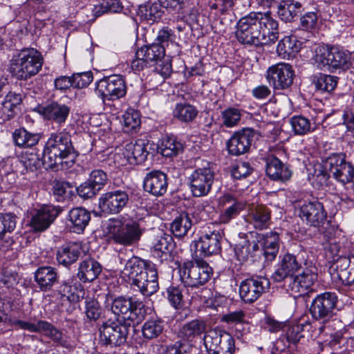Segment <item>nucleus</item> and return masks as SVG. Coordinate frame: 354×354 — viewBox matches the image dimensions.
Wrapping results in <instances>:
<instances>
[{
	"instance_id": "nucleus-1",
	"label": "nucleus",
	"mask_w": 354,
	"mask_h": 354,
	"mask_svg": "<svg viewBox=\"0 0 354 354\" xmlns=\"http://www.w3.org/2000/svg\"><path fill=\"white\" fill-rule=\"evenodd\" d=\"M236 37L242 44L260 46L274 44L279 38V24L270 12H254L236 23Z\"/></svg>"
},
{
	"instance_id": "nucleus-2",
	"label": "nucleus",
	"mask_w": 354,
	"mask_h": 354,
	"mask_svg": "<svg viewBox=\"0 0 354 354\" xmlns=\"http://www.w3.org/2000/svg\"><path fill=\"white\" fill-rule=\"evenodd\" d=\"M131 287L144 296H151L159 288L158 272L154 264L132 257L121 272Z\"/></svg>"
},
{
	"instance_id": "nucleus-3",
	"label": "nucleus",
	"mask_w": 354,
	"mask_h": 354,
	"mask_svg": "<svg viewBox=\"0 0 354 354\" xmlns=\"http://www.w3.org/2000/svg\"><path fill=\"white\" fill-rule=\"evenodd\" d=\"M73 147L71 135L66 132L52 133L44 149L41 162L49 168H57L66 158L71 157L73 161L76 155Z\"/></svg>"
},
{
	"instance_id": "nucleus-4",
	"label": "nucleus",
	"mask_w": 354,
	"mask_h": 354,
	"mask_svg": "<svg viewBox=\"0 0 354 354\" xmlns=\"http://www.w3.org/2000/svg\"><path fill=\"white\" fill-rule=\"evenodd\" d=\"M43 57L36 49L30 48L21 50L12 56L10 61L9 71L19 80H26L37 75L41 69Z\"/></svg>"
},
{
	"instance_id": "nucleus-5",
	"label": "nucleus",
	"mask_w": 354,
	"mask_h": 354,
	"mask_svg": "<svg viewBox=\"0 0 354 354\" xmlns=\"http://www.w3.org/2000/svg\"><path fill=\"white\" fill-rule=\"evenodd\" d=\"M106 229L110 240L124 246L138 243L145 232L140 223L133 220L123 221L120 219H111Z\"/></svg>"
},
{
	"instance_id": "nucleus-6",
	"label": "nucleus",
	"mask_w": 354,
	"mask_h": 354,
	"mask_svg": "<svg viewBox=\"0 0 354 354\" xmlns=\"http://www.w3.org/2000/svg\"><path fill=\"white\" fill-rule=\"evenodd\" d=\"M106 308L124 321L138 324L143 318V305L141 302L133 301L132 297L126 296H109L106 299Z\"/></svg>"
},
{
	"instance_id": "nucleus-7",
	"label": "nucleus",
	"mask_w": 354,
	"mask_h": 354,
	"mask_svg": "<svg viewBox=\"0 0 354 354\" xmlns=\"http://www.w3.org/2000/svg\"><path fill=\"white\" fill-rule=\"evenodd\" d=\"M182 281L185 286L198 288L205 285L212 275V268L201 259L185 262L182 267Z\"/></svg>"
},
{
	"instance_id": "nucleus-8",
	"label": "nucleus",
	"mask_w": 354,
	"mask_h": 354,
	"mask_svg": "<svg viewBox=\"0 0 354 354\" xmlns=\"http://www.w3.org/2000/svg\"><path fill=\"white\" fill-rule=\"evenodd\" d=\"M348 59V54L336 46H319L315 50V61L323 70L333 71L347 68Z\"/></svg>"
},
{
	"instance_id": "nucleus-9",
	"label": "nucleus",
	"mask_w": 354,
	"mask_h": 354,
	"mask_svg": "<svg viewBox=\"0 0 354 354\" xmlns=\"http://www.w3.org/2000/svg\"><path fill=\"white\" fill-rule=\"evenodd\" d=\"M337 300L335 292H325L317 295L310 306L312 317L322 324L332 320L335 315Z\"/></svg>"
},
{
	"instance_id": "nucleus-10",
	"label": "nucleus",
	"mask_w": 354,
	"mask_h": 354,
	"mask_svg": "<svg viewBox=\"0 0 354 354\" xmlns=\"http://www.w3.org/2000/svg\"><path fill=\"white\" fill-rule=\"evenodd\" d=\"M130 323L124 324L119 320L108 319L100 325V342L104 345L119 346L124 344L127 339Z\"/></svg>"
},
{
	"instance_id": "nucleus-11",
	"label": "nucleus",
	"mask_w": 354,
	"mask_h": 354,
	"mask_svg": "<svg viewBox=\"0 0 354 354\" xmlns=\"http://www.w3.org/2000/svg\"><path fill=\"white\" fill-rule=\"evenodd\" d=\"M215 171L210 162H206L202 167H198L189 177L190 190L195 197L207 195L212 189Z\"/></svg>"
},
{
	"instance_id": "nucleus-12",
	"label": "nucleus",
	"mask_w": 354,
	"mask_h": 354,
	"mask_svg": "<svg viewBox=\"0 0 354 354\" xmlns=\"http://www.w3.org/2000/svg\"><path fill=\"white\" fill-rule=\"evenodd\" d=\"M325 169L331 176L342 185L351 183L354 178V166L346 161L343 153H333L325 159Z\"/></svg>"
},
{
	"instance_id": "nucleus-13",
	"label": "nucleus",
	"mask_w": 354,
	"mask_h": 354,
	"mask_svg": "<svg viewBox=\"0 0 354 354\" xmlns=\"http://www.w3.org/2000/svg\"><path fill=\"white\" fill-rule=\"evenodd\" d=\"M96 92L103 100H118L127 93L125 81L120 75L105 77L97 82Z\"/></svg>"
},
{
	"instance_id": "nucleus-14",
	"label": "nucleus",
	"mask_w": 354,
	"mask_h": 354,
	"mask_svg": "<svg viewBox=\"0 0 354 354\" xmlns=\"http://www.w3.org/2000/svg\"><path fill=\"white\" fill-rule=\"evenodd\" d=\"M308 262L302 254L295 256L287 253L281 259L271 278L275 282L284 281L286 285L287 280L290 279V277L295 276V272H299L304 266V263Z\"/></svg>"
},
{
	"instance_id": "nucleus-15",
	"label": "nucleus",
	"mask_w": 354,
	"mask_h": 354,
	"mask_svg": "<svg viewBox=\"0 0 354 354\" xmlns=\"http://www.w3.org/2000/svg\"><path fill=\"white\" fill-rule=\"evenodd\" d=\"M300 271L299 274L290 277L286 285L288 286V290L292 292L303 295L317 281V274L316 268L311 261L305 263Z\"/></svg>"
},
{
	"instance_id": "nucleus-16",
	"label": "nucleus",
	"mask_w": 354,
	"mask_h": 354,
	"mask_svg": "<svg viewBox=\"0 0 354 354\" xmlns=\"http://www.w3.org/2000/svg\"><path fill=\"white\" fill-rule=\"evenodd\" d=\"M299 216L309 226L319 227L327 220V212L317 199L304 201L299 207Z\"/></svg>"
},
{
	"instance_id": "nucleus-17",
	"label": "nucleus",
	"mask_w": 354,
	"mask_h": 354,
	"mask_svg": "<svg viewBox=\"0 0 354 354\" xmlns=\"http://www.w3.org/2000/svg\"><path fill=\"white\" fill-rule=\"evenodd\" d=\"M269 288L268 279L263 277H254L241 281L239 286V295L245 303L252 304Z\"/></svg>"
},
{
	"instance_id": "nucleus-18",
	"label": "nucleus",
	"mask_w": 354,
	"mask_h": 354,
	"mask_svg": "<svg viewBox=\"0 0 354 354\" xmlns=\"http://www.w3.org/2000/svg\"><path fill=\"white\" fill-rule=\"evenodd\" d=\"M294 71L292 66L281 62L269 67L266 71V78L274 89H286L293 82Z\"/></svg>"
},
{
	"instance_id": "nucleus-19",
	"label": "nucleus",
	"mask_w": 354,
	"mask_h": 354,
	"mask_svg": "<svg viewBox=\"0 0 354 354\" xmlns=\"http://www.w3.org/2000/svg\"><path fill=\"white\" fill-rule=\"evenodd\" d=\"M255 131L250 128H243L233 133L226 146L232 156H240L249 151L254 140Z\"/></svg>"
},
{
	"instance_id": "nucleus-20",
	"label": "nucleus",
	"mask_w": 354,
	"mask_h": 354,
	"mask_svg": "<svg viewBox=\"0 0 354 354\" xmlns=\"http://www.w3.org/2000/svg\"><path fill=\"white\" fill-rule=\"evenodd\" d=\"M129 196L124 190L106 192L99 198L100 209L106 214H118L127 205Z\"/></svg>"
},
{
	"instance_id": "nucleus-21",
	"label": "nucleus",
	"mask_w": 354,
	"mask_h": 354,
	"mask_svg": "<svg viewBox=\"0 0 354 354\" xmlns=\"http://www.w3.org/2000/svg\"><path fill=\"white\" fill-rule=\"evenodd\" d=\"M221 240L222 233L219 230H209L202 234L198 241L193 242L191 246H194L201 254L208 257L221 252Z\"/></svg>"
},
{
	"instance_id": "nucleus-22",
	"label": "nucleus",
	"mask_w": 354,
	"mask_h": 354,
	"mask_svg": "<svg viewBox=\"0 0 354 354\" xmlns=\"http://www.w3.org/2000/svg\"><path fill=\"white\" fill-rule=\"evenodd\" d=\"M142 185L146 192L156 197L162 196L167 190V176L160 170L151 171L145 176Z\"/></svg>"
},
{
	"instance_id": "nucleus-23",
	"label": "nucleus",
	"mask_w": 354,
	"mask_h": 354,
	"mask_svg": "<svg viewBox=\"0 0 354 354\" xmlns=\"http://www.w3.org/2000/svg\"><path fill=\"white\" fill-rule=\"evenodd\" d=\"M219 205L223 209L218 220L221 223H228L244 209L245 203L235 198L231 194H225L219 198Z\"/></svg>"
},
{
	"instance_id": "nucleus-24",
	"label": "nucleus",
	"mask_w": 354,
	"mask_h": 354,
	"mask_svg": "<svg viewBox=\"0 0 354 354\" xmlns=\"http://www.w3.org/2000/svg\"><path fill=\"white\" fill-rule=\"evenodd\" d=\"M38 112L45 120L62 126L66 122L71 112V108L65 104L53 101L44 106H39Z\"/></svg>"
},
{
	"instance_id": "nucleus-25",
	"label": "nucleus",
	"mask_w": 354,
	"mask_h": 354,
	"mask_svg": "<svg viewBox=\"0 0 354 354\" xmlns=\"http://www.w3.org/2000/svg\"><path fill=\"white\" fill-rule=\"evenodd\" d=\"M60 210L53 205H43L32 215L30 225L35 231H44L59 215Z\"/></svg>"
},
{
	"instance_id": "nucleus-26",
	"label": "nucleus",
	"mask_w": 354,
	"mask_h": 354,
	"mask_svg": "<svg viewBox=\"0 0 354 354\" xmlns=\"http://www.w3.org/2000/svg\"><path fill=\"white\" fill-rule=\"evenodd\" d=\"M270 209L264 205H252L248 209L245 221L254 229L263 230L270 225Z\"/></svg>"
},
{
	"instance_id": "nucleus-27",
	"label": "nucleus",
	"mask_w": 354,
	"mask_h": 354,
	"mask_svg": "<svg viewBox=\"0 0 354 354\" xmlns=\"http://www.w3.org/2000/svg\"><path fill=\"white\" fill-rule=\"evenodd\" d=\"M148 144L143 140L130 142L126 144L122 154L130 165L141 164L145 161L149 154Z\"/></svg>"
},
{
	"instance_id": "nucleus-28",
	"label": "nucleus",
	"mask_w": 354,
	"mask_h": 354,
	"mask_svg": "<svg viewBox=\"0 0 354 354\" xmlns=\"http://www.w3.org/2000/svg\"><path fill=\"white\" fill-rule=\"evenodd\" d=\"M266 165V174L274 180L286 181L290 179L292 172L288 166L274 156L267 157Z\"/></svg>"
},
{
	"instance_id": "nucleus-29",
	"label": "nucleus",
	"mask_w": 354,
	"mask_h": 354,
	"mask_svg": "<svg viewBox=\"0 0 354 354\" xmlns=\"http://www.w3.org/2000/svg\"><path fill=\"white\" fill-rule=\"evenodd\" d=\"M101 272V265L94 259L88 258L80 262L77 275L83 283L92 282Z\"/></svg>"
},
{
	"instance_id": "nucleus-30",
	"label": "nucleus",
	"mask_w": 354,
	"mask_h": 354,
	"mask_svg": "<svg viewBox=\"0 0 354 354\" xmlns=\"http://www.w3.org/2000/svg\"><path fill=\"white\" fill-rule=\"evenodd\" d=\"M81 250L82 245L78 242L64 244L58 249L57 259L60 264L68 266L77 260Z\"/></svg>"
},
{
	"instance_id": "nucleus-31",
	"label": "nucleus",
	"mask_w": 354,
	"mask_h": 354,
	"mask_svg": "<svg viewBox=\"0 0 354 354\" xmlns=\"http://www.w3.org/2000/svg\"><path fill=\"white\" fill-rule=\"evenodd\" d=\"M302 11V4L296 0H281L277 7L279 18L285 22H292Z\"/></svg>"
},
{
	"instance_id": "nucleus-32",
	"label": "nucleus",
	"mask_w": 354,
	"mask_h": 354,
	"mask_svg": "<svg viewBox=\"0 0 354 354\" xmlns=\"http://www.w3.org/2000/svg\"><path fill=\"white\" fill-rule=\"evenodd\" d=\"M194 216L189 212H183L170 223V230L178 238L185 236L194 224Z\"/></svg>"
},
{
	"instance_id": "nucleus-33",
	"label": "nucleus",
	"mask_w": 354,
	"mask_h": 354,
	"mask_svg": "<svg viewBox=\"0 0 354 354\" xmlns=\"http://www.w3.org/2000/svg\"><path fill=\"white\" fill-rule=\"evenodd\" d=\"M301 48V43L295 35L286 36L281 39L277 47L278 55L283 59H290Z\"/></svg>"
},
{
	"instance_id": "nucleus-34",
	"label": "nucleus",
	"mask_w": 354,
	"mask_h": 354,
	"mask_svg": "<svg viewBox=\"0 0 354 354\" xmlns=\"http://www.w3.org/2000/svg\"><path fill=\"white\" fill-rule=\"evenodd\" d=\"M35 279L40 289L47 291L57 281L58 276L55 268L44 266L36 270Z\"/></svg>"
},
{
	"instance_id": "nucleus-35",
	"label": "nucleus",
	"mask_w": 354,
	"mask_h": 354,
	"mask_svg": "<svg viewBox=\"0 0 354 354\" xmlns=\"http://www.w3.org/2000/svg\"><path fill=\"white\" fill-rule=\"evenodd\" d=\"M12 138L16 145L19 147L27 148L37 145L41 138V135L30 133L24 128H19L15 130L12 133Z\"/></svg>"
},
{
	"instance_id": "nucleus-36",
	"label": "nucleus",
	"mask_w": 354,
	"mask_h": 354,
	"mask_svg": "<svg viewBox=\"0 0 354 354\" xmlns=\"http://www.w3.org/2000/svg\"><path fill=\"white\" fill-rule=\"evenodd\" d=\"M69 221L73 224V230L76 232H82L88 224L91 214L83 207L72 209L68 214Z\"/></svg>"
},
{
	"instance_id": "nucleus-37",
	"label": "nucleus",
	"mask_w": 354,
	"mask_h": 354,
	"mask_svg": "<svg viewBox=\"0 0 354 354\" xmlns=\"http://www.w3.org/2000/svg\"><path fill=\"white\" fill-rule=\"evenodd\" d=\"M138 50L140 56L145 57L151 66L156 64L158 62H162V59L165 55L164 46L158 44L144 46Z\"/></svg>"
},
{
	"instance_id": "nucleus-38",
	"label": "nucleus",
	"mask_w": 354,
	"mask_h": 354,
	"mask_svg": "<svg viewBox=\"0 0 354 354\" xmlns=\"http://www.w3.org/2000/svg\"><path fill=\"white\" fill-rule=\"evenodd\" d=\"M225 331L213 328L205 333L203 336L204 346L208 354H216Z\"/></svg>"
},
{
	"instance_id": "nucleus-39",
	"label": "nucleus",
	"mask_w": 354,
	"mask_h": 354,
	"mask_svg": "<svg viewBox=\"0 0 354 354\" xmlns=\"http://www.w3.org/2000/svg\"><path fill=\"white\" fill-rule=\"evenodd\" d=\"M259 250L258 243L255 241L250 242L248 240L243 241L242 243L237 244L234 248L236 258L241 263L253 258L255 252Z\"/></svg>"
},
{
	"instance_id": "nucleus-40",
	"label": "nucleus",
	"mask_w": 354,
	"mask_h": 354,
	"mask_svg": "<svg viewBox=\"0 0 354 354\" xmlns=\"http://www.w3.org/2000/svg\"><path fill=\"white\" fill-rule=\"evenodd\" d=\"M165 329L162 320L158 318H152L146 321L142 326V335L145 339H153L159 337Z\"/></svg>"
},
{
	"instance_id": "nucleus-41",
	"label": "nucleus",
	"mask_w": 354,
	"mask_h": 354,
	"mask_svg": "<svg viewBox=\"0 0 354 354\" xmlns=\"http://www.w3.org/2000/svg\"><path fill=\"white\" fill-rule=\"evenodd\" d=\"M58 292L62 298H66L71 303L78 302L84 295V289L80 284L73 286L66 282L60 285Z\"/></svg>"
},
{
	"instance_id": "nucleus-42",
	"label": "nucleus",
	"mask_w": 354,
	"mask_h": 354,
	"mask_svg": "<svg viewBox=\"0 0 354 354\" xmlns=\"http://www.w3.org/2000/svg\"><path fill=\"white\" fill-rule=\"evenodd\" d=\"M158 149L163 156L173 157L183 152V146L176 138L170 136L162 139Z\"/></svg>"
},
{
	"instance_id": "nucleus-43",
	"label": "nucleus",
	"mask_w": 354,
	"mask_h": 354,
	"mask_svg": "<svg viewBox=\"0 0 354 354\" xmlns=\"http://www.w3.org/2000/svg\"><path fill=\"white\" fill-rule=\"evenodd\" d=\"M175 118H177L183 122H192L198 115L196 108L189 104L180 103L177 104L173 111Z\"/></svg>"
},
{
	"instance_id": "nucleus-44",
	"label": "nucleus",
	"mask_w": 354,
	"mask_h": 354,
	"mask_svg": "<svg viewBox=\"0 0 354 354\" xmlns=\"http://www.w3.org/2000/svg\"><path fill=\"white\" fill-rule=\"evenodd\" d=\"M41 332L44 333L45 335L50 337L54 342L63 347H68L70 345L68 337L46 321H44L42 324L41 333Z\"/></svg>"
},
{
	"instance_id": "nucleus-45",
	"label": "nucleus",
	"mask_w": 354,
	"mask_h": 354,
	"mask_svg": "<svg viewBox=\"0 0 354 354\" xmlns=\"http://www.w3.org/2000/svg\"><path fill=\"white\" fill-rule=\"evenodd\" d=\"M337 80L335 76L319 73L313 77V83L317 91L330 93L337 86Z\"/></svg>"
},
{
	"instance_id": "nucleus-46",
	"label": "nucleus",
	"mask_w": 354,
	"mask_h": 354,
	"mask_svg": "<svg viewBox=\"0 0 354 354\" xmlns=\"http://www.w3.org/2000/svg\"><path fill=\"white\" fill-rule=\"evenodd\" d=\"M206 330V323L203 320L194 319L186 323L180 329L182 335L187 339H192L201 335Z\"/></svg>"
},
{
	"instance_id": "nucleus-47",
	"label": "nucleus",
	"mask_w": 354,
	"mask_h": 354,
	"mask_svg": "<svg viewBox=\"0 0 354 354\" xmlns=\"http://www.w3.org/2000/svg\"><path fill=\"white\" fill-rule=\"evenodd\" d=\"M311 175L313 178V184L317 188L327 186L328 184V180L331 176V174L328 169H325V160L322 164H316L314 165V171L313 173H310L309 176ZM310 177L309 176V178Z\"/></svg>"
},
{
	"instance_id": "nucleus-48",
	"label": "nucleus",
	"mask_w": 354,
	"mask_h": 354,
	"mask_svg": "<svg viewBox=\"0 0 354 354\" xmlns=\"http://www.w3.org/2000/svg\"><path fill=\"white\" fill-rule=\"evenodd\" d=\"M160 2L147 3L139 6L138 14L145 20L155 21L161 17Z\"/></svg>"
},
{
	"instance_id": "nucleus-49",
	"label": "nucleus",
	"mask_w": 354,
	"mask_h": 354,
	"mask_svg": "<svg viewBox=\"0 0 354 354\" xmlns=\"http://www.w3.org/2000/svg\"><path fill=\"white\" fill-rule=\"evenodd\" d=\"M290 123L295 135L304 136L313 131L310 121L302 115L291 118Z\"/></svg>"
},
{
	"instance_id": "nucleus-50",
	"label": "nucleus",
	"mask_w": 354,
	"mask_h": 354,
	"mask_svg": "<svg viewBox=\"0 0 354 354\" xmlns=\"http://www.w3.org/2000/svg\"><path fill=\"white\" fill-rule=\"evenodd\" d=\"M153 247L155 251L167 254L174 248V242L171 235L162 234L155 239Z\"/></svg>"
},
{
	"instance_id": "nucleus-51",
	"label": "nucleus",
	"mask_w": 354,
	"mask_h": 354,
	"mask_svg": "<svg viewBox=\"0 0 354 354\" xmlns=\"http://www.w3.org/2000/svg\"><path fill=\"white\" fill-rule=\"evenodd\" d=\"M123 130L125 132H131L136 130L140 125V118L138 112L130 109L124 112L122 116Z\"/></svg>"
},
{
	"instance_id": "nucleus-52",
	"label": "nucleus",
	"mask_w": 354,
	"mask_h": 354,
	"mask_svg": "<svg viewBox=\"0 0 354 354\" xmlns=\"http://www.w3.org/2000/svg\"><path fill=\"white\" fill-rule=\"evenodd\" d=\"M22 102L21 95L15 92L10 91L4 97L2 104L4 106L5 110L8 111L12 118L15 116L19 106Z\"/></svg>"
},
{
	"instance_id": "nucleus-53",
	"label": "nucleus",
	"mask_w": 354,
	"mask_h": 354,
	"mask_svg": "<svg viewBox=\"0 0 354 354\" xmlns=\"http://www.w3.org/2000/svg\"><path fill=\"white\" fill-rule=\"evenodd\" d=\"M221 120L223 126L232 128L237 126L241 118L239 109L236 108H227L221 112Z\"/></svg>"
},
{
	"instance_id": "nucleus-54",
	"label": "nucleus",
	"mask_w": 354,
	"mask_h": 354,
	"mask_svg": "<svg viewBox=\"0 0 354 354\" xmlns=\"http://www.w3.org/2000/svg\"><path fill=\"white\" fill-rule=\"evenodd\" d=\"M17 216L12 213L0 214V239L16 227Z\"/></svg>"
},
{
	"instance_id": "nucleus-55",
	"label": "nucleus",
	"mask_w": 354,
	"mask_h": 354,
	"mask_svg": "<svg viewBox=\"0 0 354 354\" xmlns=\"http://www.w3.org/2000/svg\"><path fill=\"white\" fill-rule=\"evenodd\" d=\"M102 308L99 302L91 298L85 300V315L90 321H97L101 316Z\"/></svg>"
},
{
	"instance_id": "nucleus-56",
	"label": "nucleus",
	"mask_w": 354,
	"mask_h": 354,
	"mask_svg": "<svg viewBox=\"0 0 354 354\" xmlns=\"http://www.w3.org/2000/svg\"><path fill=\"white\" fill-rule=\"evenodd\" d=\"M44 321V320H39L37 322H30L14 319L12 321V324L17 329L26 330L31 333H41V326Z\"/></svg>"
},
{
	"instance_id": "nucleus-57",
	"label": "nucleus",
	"mask_w": 354,
	"mask_h": 354,
	"mask_svg": "<svg viewBox=\"0 0 354 354\" xmlns=\"http://www.w3.org/2000/svg\"><path fill=\"white\" fill-rule=\"evenodd\" d=\"M167 293L169 301L175 308H181L183 306V295L179 288L170 286L167 289Z\"/></svg>"
},
{
	"instance_id": "nucleus-58",
	"label": "nucleus",
	"mask_w": 354,
	"mask_h": 354,
	"mask_svg": "<svg viewBox=\"0 0 354 354\" xmlns=\"http://www.w3.org/2000/svg\"><path fill=\"white\" fill-rule=\"evenodd\" d=\"M223 340L218 348L216 354H233L235 351L234 339L233 337L225 332Z\"/></svg>"
},
{
	"instance_id": "nucleus-59",
	"label": "nucleus",
	"mask_w": 354,
	"mask_h": 354,
	"mask_svg": "<svg viewBox=\"0 0 354 354\" xmlns=\"http://www.w3.org/2000/svg\"><path fill=\"white\" fill-rule=\"evenodd\" d=\"M88 180L100 191L106 183L108 177L102 169H95L91 171Z\"/></svg>"
},
{
	"instance_id": "nucleus-60",
	"label": "nucleus",
	"mask_w": 354,
	"mask_h": 354,
	"mask_svg": "<svg viewBox=\"0 0 354 354\" xmlns=\"http://www.w3.org/2000/svg\"><path fill=\"white\" fill-rule=\"evenodd\" d=\"M71 77L73 86L75 88L86 87L93 81V75L90 72L74 74Z\"/></svg>"
},
{
	"instance_id": "nucleus-61",
	"label": "nucleus",
	"mask_w": 354,
	"mask_h": 354,
	"mask_svg": "<svg viewBox=\"0 0 354 354\" xmlns=\"http://www.w3.org/2000/svg\"><path fill=\"white\" fill-rule=\"evenodd\" d=\"M252 171V168L247 162H241L237 163L232 170V176L234 178L241 179L249 176Z\"/></svg>"
},
{
	"instance_id": "nucleus-62",
	"label": "nucleus",
	"mask_w": 354,
	"mask_h": 354,
	"mask_svg": "<svg viewBox=\"0 0 354 354\" xmlns=\"http://www.w3.org/2000/svg\"><path fill=\"white\" fill-rule=\"evenodd\" d=\"M71 187L65 182L55 181L53 187V194L57 197V201L64 200L71 192Z\"/></svg>"
},
{
	"instance_id": "nucleus-63",
	"label": "nucleus",
	"mask_w": 354,
	"mask_h": 354,
	"mask_svg": "<svg viewBox=\"0 0 354 354\" xmlns=\"http://www.w3.org/2000/svg\"><path fill=\"white\" fill-rule=\"evenodd\" d=\"M263 239L261 246L263 248L278 249L279 250V235L276 232H268L265 235L259 234Z\"/></svg>"
},
{
	"instance_id": "nucleus-64",
	"label": "nucleus",
	"mask_w": 354,
	"mask_h": 354,
	"mask_svg": "<svg viewBox=\"0 0 354 354\" xmlns=\"http://www.w3.org/2000/svg\"><path fill=\"white\" fill-rule=\"evenodd\" d=\"M99 190L90 181L84 183L77 188V192L81 197L90 198L96 195Z\"/></svg>"
}]
</instances>
